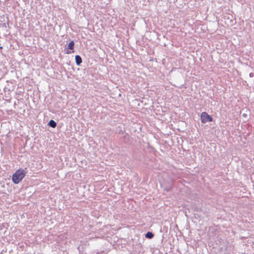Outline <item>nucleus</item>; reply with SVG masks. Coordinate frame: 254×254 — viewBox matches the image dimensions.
I'll return each instance as SVG.
<instances>
[{
    "label": "nucleus",
    "mask_w": 254,
    "mask_h": 254,
    "mask_svg": "<svg viewBox=\"0 0 254 254\" xmlns=\"http://www.w3.org/2000/svg\"><path fill=\"white\" fill-rule=\"evenodd\" d=\"M25 174L24 170H18L13 175L12 179L14 184H18L25 177Z\"/></svg>",
    "instance_id": "1"
},
{
    "label": "nucleus",
    "mask_w": 254,
    "mask_h": 254,
    "mask_svg": "<svg viewBox=\"0 0 254 254\" xmlns=\"http://www.w3.org/2000/svg\"><path fill=\"white\" fill-rule=\"evenodd\" d=\"M201 121L202 123L212 122V118L206 112H202L201 114Z\"/></svg>",
    "instance_id": "2"
},
{
    "label": "nucleus",
    "mask_w": 254,
    "mask_h": 254,
    "mask_svg": "<svg viewBox=\"0 0 254 254\" xmlns=\"http://www.w3.org/2000/svg\"><path fill=\"white\" fill-rule=\"evenodd\" d=\"M75 62H76V64L77 65H79L82 63V59L80 56H79V55L75 56Z\"/></svg>",
    "instance_id": "3"
},
{
    "label": "nucleus",
    "mask_w": 254,
    "mask_h": 254,
    "mask_svg": "<svg viewBox=\"0 0 254 254\" xmlns=\"http://www.w3.org/2000/svg\"><path fill=\"white\" fill-rule=\"evenodd\" d=\"M48 125L52 127L55 128L57 126V123L54 120H51L49 122Z\"/></svg>",
    "instance_id": "4"
},
{
    "label": "nucleus",
    "mask_w": 254,
    "mask_h": 254,
    "mask_svg": "<svg viewBox=\"0 0 254 254\" xmlns=\"http://www.w3.org/2000/svg\"><path fill=\"white\" fill-rule=\"evenodd\" d=\"M74 43L73 41H71L69 42L68 45V49L70 50H73L74 48Z\"/></svg>",
    "instance_id": "5"
},
{
    "label": "nucleus",
    "mask_w": 254,
    "mask_h": 254,
    "mask_svg": "<svg viewBox=\"0 0 254 254\" xmlns=\"http://www.w3.org/2000/svg\"><path fill=\"white\" fill-rule=\"evenodd\" d=\"M153 236H154L152 232H148L145 234V237L147 238H148V239H151V238H152L153 237Z\"/></svg>",
    "instance_id": "6"
},
{
    "label": "nucleus",
    "mask_w": 254,
    "mask_h": 254,
    "mask_svg": "<svg viewBox=\"0 0 254 254\" xmlns=\"http://www.w3.org/2000/svg\"><path fill=\"white\" fill-rule=\"evenodd\" d=\"M250 76L251 77L253 76V73H251L250 74Z\"/></svg>",
    "instance_id": "7"
},
{
    "label": "nucleus",
    "mask_w": 254,
    "mask_h": 254,
    "mask_svg": "<svg viewBox=\"0 0 254 254\" xmlns=\"http://www.w3.org/2000/svg\"><path fill=\"white\" fill-rule=\"evenodd\" d=\"M66 54H69L71 53V52H68V51H67V52H66Z\"/></svg>",
    "instance_id": "8"
}]
</instances>
